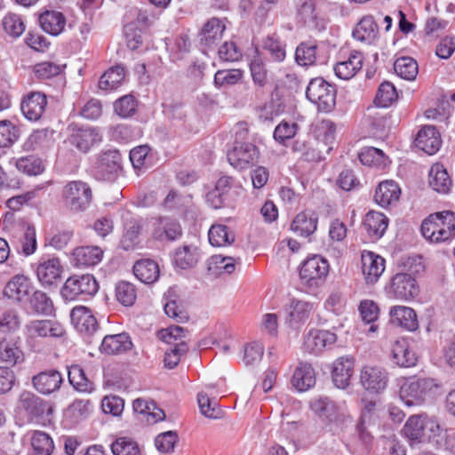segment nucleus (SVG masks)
Instances as JSON below:
<instances>
[{"mask_svg":"<svg viewBox=\"0 0 455 455\" xmlns=\"http://www.w3.org/2000/svg\"><path fill=\"white\" fill-rule=\"evenodd\" d=\"M422 235L431 243H443L455 237V213L451 211L435 212L426 218L420 227Z\"/></svg>","mask_w":455,"mask_h":455,"instance_id":"obj_1","label":"nucleus"},{"mask_svg":"<svg viewBox=\"0 0 455 455\" xmlns=\"http://www.w3.org/2000/svg\"><path fill=\"white\" fill-rule=\"evenodd\" d=\"M310 409L332 434L341 431L349 419L336 402L326 396L312 400Z\"/></svg>","mask_w":455,"mask_h":455,"instance_id":"obj_2","label":"nucleus"},{"mask_svg":"<svg viewBox=\"0 0 455 455\" xmlns=\"http://www.w3.org/2000/svg\"><path fill=\"white\" fill-rule=\"evenodd\" d=\"M248 130L242 129L235 133L233 148L228 152V160L235 169L246 170L258 163L259 151L251 142L244 141Z\"/></svg>","mask_w":455,"mask_h":455,"instance_id":"obj_3","label":"nucleus"},{"mask_svg":"<svg viewBox=\"0 0 455 455\" xmlns=\"http://www.w3.org/2000/svg\"><path fill=\"white\" fill-rule=\"evenodd\" d=\"M307 98L317 106L318 110L329 113L336 106L337 90L323 77L313 78L306 90Z\"/></svg>","mask_w":455,"mask_h":455,"instance_id":"obj_4","label":"nucleus"},{"mask_svg":"<svg viewBox=\"0 0 455 455\" xmlns=\"http://www.w3.org/2000/svg\"><path fill=\"white\" fill-rule=\"evenodd\" d=\"M61 196L67 209L73 212H80L85 211L91 204L92 191L86 182L74 180L64 186Z\"/></svg>","mask_w":455,"mask_h":455,"instance_id":"obj_5","label":"nucleus"},{"mask_svg":"<svg viewBox=\"0 0 455 455\" xmlns=\"http://www.w3.org/2000/svg\"><path fill=\"white\" fill-rule=\"evenodd\" d=\"M98 291L99 283L92 275H74L66 280L61 295L66 300L85 299L94 296Z\"/></svg>","mask_w":455,"mask_h":455,"instance_id":"obj_6","label":"nucleus"},{"mask_svg":"<svg viewBox=\"0 0 455 455\" xmlns=\"http://www.w3.org/2000/svg\"><path fill=\"white\" fill-rule=\"evenodd\" d=\"M330 265L327 259L320 255H313L302 263L299 269V277L309 288H318L326 280Z\"/></svg>","mask_w":455,"mask_h":455,"instance_id":"obj_7","label":"nucleus"},{"mask_svg":"<svg viewBox=\"0 0 455 455\" xmlns=\"http://www.w3.org/2000/svg\"><path fill=\"white\" fill-rule=\"evenodd\" d=\"M122 157L118 150L101 152L93 166V176L98 180L114 181L122 170Z\"/></svg>","mask_w":455,"mask_h":455,"instance_id":"obj_8","label":"nucleus"},{"mask_svg":"<svg viewBox=\"0 0 455 455\" xmlns=\"http://www.w3.org/2000/svg\"><path fill=\"white\" fill-rule=\"evenodd\" d=\"M18 403L19 408L25 412L30 421H40L53 411L51 403L28 390H23L20 394Z\"/></svg>","mask_w":455,"mask_h":455,"instance_id":"obj_9","label":"nucleus"},{"mask_svg":"<svg viewBox=\"0 0 455 455\" xmlns=\"http://www.w3.org/2000/svg\"><path fill=\"white\" fill-rule=\"evenodd\" d=\"M434 387L429 379H411L405 381L400 388V398L408 406L420 405Z\"/></svg>","mask_w":455,"mask_h":455,"instance_id":"obj_10","label":"nucleus"},{"mask_svg":"<svg viewBox=\"0 0 455 455\" xmlns=\"http://www.w3.org/2000/svg\"><path fill=\"white\" fill-rule=\"evenodd\" d=\"M68 130L70 131L68 142L82 153H87L102 140L100 130L95 127L71 124Z\"/></svg>","mask_w":455,"mask_h":455,"instance_id":"obj_11","label":"nucleus"},{"mask_svg":"<svg viewBox=\"0 0 455 455\" xmlns=\"http://www.w3.org/2000/svg\"><path fill=\"white\" fill-rule=\"evenodd\" d=\"M70 319L76 331L84 335L86 342L92 343L99 324L92 311L84 306L75 307L70 312Z\"/></svg>","mask_w":455,"mask_h":455,"instance_id":"obj_12","label":"nucleus"},{"mask_svg":"<svg viewBox=\"0 0 455 455\" xmlns=\"http://www.w3.org/2000/svg\"><path fill=\"white\" fill-rule=\"evenodd\" d=\"M337 335L327 330L311 329L304 336L303 349L308 353L319 354L331 348L336 342Z\"/></svg>","mask_w":455,"mask_h":455,"instance_id":"obj_13","label":"nucleus"},{"mask_svg":"<svg viewBox=\"0 0 455 455\" xmlns=\"http://www.w3.org/2000/svg\"><path fill=\"white\" fill-rule=\"evenodd\" d=\"M46 95L41 92H30L24 95L20 103L23 116L29 121H38L47 106Z\"/></svg>","mask_w":455,"mask_h":455,"instance_id":"obj_14","label":"nucleus"},{"mask_svg":"<svg viewBox=\"0 0 455 455\" xmlns=\"http://www.w3.org/2000/svg\"><path fill=\"white\" fill-rule=\"evenodd\" d=\"M390 289L395 298L408 300L419 294V286L411 274L397 273L391 280Z\"/></svg>","mask_w":455,"mask_h":455,"instance_id":"obj_15","label":"nucleus"},{"mask_svg":"<svg viewBox=\"0 0 455 455\" xmlns=\"http://www.w3.org/2000/svg\"><path fill=\"white\" fill-rule=\"evenodd\" d=\"M31 382L38 393L50 395L60 388L63 378L59 371L49 369L34 375Z\"/></svg>","mask_w":455,"mask_h":455,"instance_id":"obj_16","label":"nucleus"},{"mask_svg":"<svg viewBox=\"0 0 455 455\" xmlns=\"http://www.w3.org/2000/svg\"><path fill=\"white\" fill-rule=\"evenodd\" d=\"M441 145V134L435 126L424 125L418 132L415 146L427 155H435L440 149Z\"/></svg>","mask_w":455,"mask_h":455,"instance_id":"obj_17","label":"nucleus"},{"mask_svg":"<svg viewBox=\"0 0 455 455\" xmlns=\"http://www.w3.org/2000/svg\"><path fill=\"white\" fill-rule=\"evenodd\" d=\"M313 311V304L304 300L292 299L287 309L285 323L291 329H299L310 317Z\"/></svg>","mask_w":455,"mask_h":455,"instance_id":"obj_18","label":"nucleus"},{"mask_svg":"<svg viewBox=\"0 0 455 455\" xmlns=\"http://www.w3.org/2000/svg\"><path fill=\"white\" fill-rule=\"evenodd\" d=\"M182 228L180 224L172 219L162 217L153 221L152 236L156 240L173 241L180 237Z\"/></svg>","mask_w":455,"mask_h":455,"instance_id":"obj_19","label":"nucleus"},{"mask_svg":"<svg viewBox=\"0 0 455 455\" xmlns=\"http://www.w3.org/2000/svg\"><path fill=\"white\" fill-rule=\"evenodd\" d=\"M360 381L366 390L379 393L387 387L388 377L386 371L379 367L365 366L361 371Z\"/></svg>","mask_w":455,"mask_h":455,"instance_id":"obj_20","label":"nucleus"},{"mask_svg":"<svg viewBox=\"0 0 455 455\" xmlns=\"http://www.w3.org/2000/svg\"><path fill=\"white\" fill-rule=\"evenodd\" d=\"M225 29L224 23L219 18L208 20L198 34L200 45L205 49L212 48L221 40Z\"/></svg>","mask_w":455,"mask_h":455,"instance_id":"obj_21","label":"nucleus"},{"mask_svg":"<svg viewBox=\"0 0 455 455\" xmlns=\"http://www.w3.org/2000/svg\"><path fill=\"white\" fill-rule=\"evenodd\" d=\"M362 270L367 283H375L385 270V259L371 251L362 253Z\"/></svg>","mask_w":455,"mask_h":455,"instance_id":"obj_22","label":"nucleus"},{"mask_svg":"<svg viewBox=\"0 0 455 455\" xmlns=\"http://www.w3.org/2000/svg\"><path fill=\"white\" fill-rule=\"evenodd\" d=\"M354 359L352 357H339L333 362L331 379L334 385L339 388H346L350 384L354 374Z\"/></svg>","mask_w":455,"mask_h":455,"instance_id":"obj_23","label":"nucleus"},{"mask_svg":"<svg viewBox=\"0 0 455 455\" xmlns=\"http://www.w3.org/2000/svg\"><path fill=\"white\" fill-rule=\"evenodd\" d=\"M61 275V265L57 258H41L36 267L38 281L44 286L54 284Z\"/></svg>","mask_w":455,"mask_h":455,"instance_id":"obj_24","label":"nucleus"},{"mask_svg":"<svg viewBox=\"0 0 455 455\" xmlns=\"http://www.w3.org/2000/svg\"><path fill=\"white\" fill-rule=\"evenodd\" d=\"M31 290L29 279L23 275H16L6 283L3 294L8 299L21 302L28 299Z\"/></svg>","mask_w":455,"mask_h":455,"instance_id":"obj_25","label":"nucleus"},{"mask_svg":"<svg viewBox=\"0 0 455 455\" xmlns=\"http://www.w3.org/2000/svg\"><path fill=\"white\" fill-rule=\"evenodd\" d=\"M26 327L31 336L59 338L65 333L64 327L53 320H34Z\"/></svg>","mask_w":455,"mask_h":455,"instance_id":"obj_26","label":"nucleus"},{"mask_svg":"<svg viewBox=\"0 0 455 455\" xmlns=\"http://www.w3.org/2000/svg\"><path fill=\"white\" fill-rule=\"evenodd\" d=\"M132 343L130 336L125 333L106 335L100 343L101 353L108 355H118L125 353L132 348Z\"/></svg>","mask_w":455,"mask_h":455,"instance_id":"obj_27","label":"nucleus"},{"mask_svg":"<svg viewBox=\"0 0 455 455\" xmlns=\"http://www.w3.org/2000/svg\"><path fill=\"white\" fill-rule=\"evenodd\" d=\"M318 217L312 211L298 213L291 224V229L297 235L307 237L314 234L317 228Z\"/></svg>","mask_w":455,"mask_h":455,"instance_id":"obj_28","label":"nucleus"},{"mask_svg":"<svg viewBox=\"0 0 455 455\" xmlns=\"http://www.w3.org/2000/svg\"><path fill=\"white\" fill-rule=\"evenodd\" d=\"M38 21L44 32L52 36H58L65 28L66 17L59 11L46 10L39 15Z\"/></svg>","mask_w":455,"mask_h":455,"instance_id":"obj_29","label":"nucleus"},{"mask_svg":"<svg viewBox=\"0 0 455 455\" xmlns=\"http://www.w3.org/2000/svg\"><path fill=\"white\" fill-rule=\"evenodd\" d=\"M389 315L393 323L410 331H415L419 327L416 312L411 307L395 306L391 307Z\"/></svg>","mask_w":455,"mask_h":455,"instance_id":"obj_30","label":"nucleus"},{"mask_svg":"<svg viewBox=\"0 0 455 455\" xmlns=\"http://www.w3.org/2000/svg\"><path fill=\"white\" fill-rule=\"evenodd\" d=\"M391 357L394 363L400 367H411L417 363V355L405 339L396 340L392 346Z\"/></svg>","mask_w":455,"mask_h":455,"instance_id":"obj_31","label":"nucleus"},{"mask_svg":"<svg viewBox=\"0 0 455 455\" xmlns=\"http://www.w3.org/2000/svg\"><path fill=\"white\" fill-rule=\"evenodd\" d=\"M401 189L393 180L380 182L375 191V201L381 207H387L399 200Z\"/></svg>","mask_w":455,"mask_h":455,"instance_id":"obj_32","label":"nucleus"},{"mask_svg":"<svg viewBox=\"0 0 455 455\" xmlns=\"http://www.w3.org/2000/svg\"><path fill=\"white\" fill-rule=\"evenodd\" d=\"M363 55L359 52H353L346 60L339 61L334 66L335 75L343 80H349L362 68Z\"/></svg>","mask_w":455,"mask_h":455,"instance_id":"obj_33","label":"nucleus"},{"mask_svg":"<svg viewBox=\"0 0 455 455\" xmlns=\"http://www.w3.org/2000/svg\"><path fill=\"white\" fill-rule=\"evenodd\" d=\"M133 273L140 282L150 284L158 279L160 270L155 260L141 259L133 265Z\"/></svg>","mask_w":455,"mask_h":455,"instance_id":"obj_34","label":"nucleus"},{"mask_svg":"<svg viewBox=\"0 0 455 455\" xmlns=\"http://www.w3.org/2000/svg\"><path fill=\"white\" fill-rule=\"evenodd\" d=\"M77 267H92L98 265L103 257V251L99 246H81L73 252Z\"/></svg>","mask_w":455,"mask_h":455,"instance_id":"obj_35","label":"nucleus"},{"mask_svg":"<svg viewBox=\"0 0 455 455\" xmlns=\"http://www.w3.org/2000/svg\"><path fill=\"white\" fill-rule=\"evenodd\" d=\"M292 386L299 392L307 391L315 384V371L309 363H299L294 371Z\"/></svg>","mask_w":455,"mask_h":455,"instance_id":"obj_36","label":"nucleus"},{"mask_svg":"<svg viewBox=\"0 0 455 455\" xmlns=\"http://www.w3.org/2000/svg\"><path fill=\"white\" fill-rule=\"evenodd\" d=\"M320 59L318 45L315 41L301 42L295 51V60L299 66L315 65Z\"/></svg>","mask_w":455,"mask_h":455,"instance_id":"obj_37","label":"nucleus"},{"mask_svg":"<svg viewBox=\"0 0 455 455\" xmlns=\"http://www.w3.org/2000/svg\"><path fill=\"white\" fill-rule=\"evenodd\" d=\"M427 414L411 415L403 427V435L411 442H420L426 429Z\"/></svg>","mask_w":455,"mask_h":455,"instance_id":"obj_38","label":"nucleus"},{"mask_svg":"<svg viewBox=\"0 0 455 455\" xmlns=\"http://www.w3.org/2000/svg\"><path fill=\"white\" fill-rule=\"evenodd\" d=\"M379 27L372 16L362 18L353 30V37L358 41L371 44L377 37Z\"/></svg>","mask_w":455,"mask_h":455,"instance_id":"obj_39","label":"nucleus"},{"mask_svg":"<svg viewBox=\"0 0 455 455\" xmlns=\"http://www.w3.org/2000/svg\"><path fill=\"white\" fill-rule=\"evenodd\" d=\"M429 186L436 192L447 194L451 187V180L442 164L432 165L428 174Z\"/></svg>","mask_w":455,"mask_h":455,"instance_id":"obj_40","label":"nucleus"},{"mask_svg":"<svg viewBox=\"0 0 455 455\" xmlns=\"http://www.w3.org/2000/svg\"><path fill=\"white\" fill-rule=\"evenodd\" d=\"M140 220L134 218L127 220L120 240V247L124 251L133 250L140 243Z\"/></svg>","mask_w":455,"mask_h":455,"instance_id":"obj_41","label":"nucleus"},{"mask_svg":"<svg viewBox=\"0 0 455 455\" xmlns=\"http://www.w3.org/2000/svg\"><path fill=\"white\" fill-rule=\"evenodd\" d=\"M200 258L198 247L195 245H183L179 247L174 254L175 265L181 269L194 267Z\"/></svg>","mask_w":455,"mask_h":455,"instance_id":"obj_42","label":"nucleus"},{"mask_svg":"<svg viewBox=\"0 0 455 455\" xmlns=\"http://www.w3.org/2000/svg\"><path fill=\"white\" fill-rule=\"evenodd\" d=\"M22 350L12 340H0V361L9 368L24 361Z\"/></svg>","mask_w":455,"mask_h":455,"instance_id":"obj_43","label":"nucleus"},{"mask_svg":"<svg viewBox=\"0 0 455 455\" xmlns=\"http://www.w3.org/2000/svg\"><path fill=\"white\" fill-rule=\"evenodd\" d=\"M235 263L236 259L233 257L212 255L207 260V271L209 275L216 276L221 274H232L235 269Z\"/></svg>","mask_w":455,"mask_h":455,"instance_id":"obj_44","label":"nucleus"},{"mask_svg":"<svg viewBox=\"0 0 455 455\" xmlns=\"http://www.w3.org/2000/svg\"><path fill=\"white\" fill-rule=\"evenodd\" d=\"M362 403L363 406L359 419L360 427H363V425L377 423V421L385 412L384 408L379 401L363 399Z\"/></svg>","mask_w":455,"mask_h":455,"instance_id":"obj_45","label":"nucleus"},{"mask_svg":"<svg viewBox=\"0 0 455 455\" xmlns=\"http://www.w3.org/2000/svg\"><path fill=\"white\" fill-rule=\"evenodd\" d=\"M125 68L122 64H117L108 68L99 80V88L103 91H111L116 89L125 76Z\"/></svg>","mask_w":455,"mask_h":455,"instance_id":"obj_46","label":"nucleus"},{"mask_svg":"<svg viewBox=\"0 0 455 455\" xmlns=\"http://www.w3.org/2000/svg\"><path fill=\"white\" fill-rule=\"evenodd\" d=\"M70 385L79 392L91 393L94 390V384L87 378L84 369L77 364L71 365L68 371Z\"/></svg>","mask_w":455,"mask_h":455,"instance_id":"obj_47","label":"nucleus"},{"mask_svg":"<svg viewBox=\"0 0 455 455\" xmlns=\"http://www.w3.org/2000/svg\"><path fill=\"white\" fill-rule=\"evenodd\" d=\"M209 242L212 246L220 247L233 243L235 233L226 225H212L208 233Z\"/></svg>","mask_w":455,"mask_h":455,"instance_id":"obj_48","label":"nucleus"},{"mask_svg":"<svg viewBox=\"0 0 455 455\" xmlns=\"http://www.w3.org/2000/svg\"><path fill=\"white\" fill-rule=\"evenodd\" d=\"M363 225L371 236L380 238L387 228L388 220L382 213L370 212L366 214Z\"/></svg>","mask_w":455,"mask_h":455,"instance_id":"obj_49","label":"nucleus"},{"mask_svg":"<svg viewBox=\"0 0 455 455\" xmlns=\"http://www.w3.org/2000/svg\"><path fill=\"white\" fill-rule=\"evenodd\" d=\"M394 69L397 76L408 81L415 80L419 73L417 61L408 56L397 58L394 63Z\"/></svg>","mask_w":455,"mask_h":455,"instance_id":"obj_50","label":"nucleus"},{"mask_svg":"<svg viewBox=\"0 0 455 455\" xmlns=\"http://www.w3.org/2000/svg\"><path fill=\"white\" fill-rule=\"evenodd\" d=\"M32 311L38 315H51L54 307L51 298L42 291H35L28 299Z\"/></svg>","mask_w":455,"mask_h":455,"instance_id":"obj_51","label":"nucleus"},{"mask_svg":"<svg viewBox=\"0 0 455 455\" xmlns=\"http://www.w3.org/2000/svg\"><path fill=\"white\" fill-rule=\"evenodd\" d=\"M33 453L31 455H52L54 443L52 437L44 431H34L31 437Z\"/></svg>","mask_w":455,"mask_h":455,"instance_id":"obj_52","label":"nucleus"},{"mask_svg":"<svg viewBox=\"0 0 455 455\" xmlns=\"http://www.w3.org/2000/svg\"><path fill=\"white\" fill-rule=\"evenodd\" d=\"M163 114L174 125H182L187 120V111L180 102L165 101L162 103Z\"/></svg>","mask_w":455,"mask_h":455,"instance_id":"obj_53","label":"nucleus"},{"mask_svg":"<svg viewBox=\"0 0 455 455\" xmlns=\"http://www.w3.org/2000/svg\"><path fill=\"white\" fill-rule=\"evenodd\" d=\"M138 100L132 94L124 95L114 102V112L122 118H128L137 112Z\"/></svg>","mask_w":455,"mask_h":455,"instance_id":"obj_54","label":"nucleus"},{"mask_svg":"<svg viewBox=\"0 0 455 455\" xmlns=\"http://www.w3.org/2000/svg\"><path fill=\"white\" fill-rule=\"evenodd\" d=\"M2 26L5 33L13 38L20 36L26 28L22 17L13 12H8L3 18Z\"/></svg>","mask_w":455,"mask_h":455,"instance_id":"obj_55","label":"nucleus"},{"mask_svg":"<svg viewBox=\"0 0 455 455\" xmlns=\"http://www.w3.org/2000/svg\"><path fill=\"white\" fill-rule=\"evenodd\" d=\"M263 49L267 51L273 61L281 62L286 57L283 44L275 35H268L263 41Z\"/></svg>","mask_w":455,"mask_h":455,"instance_id":"obj_56","label":"nucleus"},{"mask_svg":"<svg viewBox=\"0 0 455 455\" xmlns=\"http://www.w3.org/2000/svg\"><path fill=\"white\" fill-rule=\"evenodd\" d=\"M17 169L28 175H38L44 171L43 161L34 155L20 157L16 160Z\"/></svg>","mask_w":455,"mask_h":455,"instance_id":"obj_57","label":"nucleus"},{"mask_svg":"<svg viewBox=\"0 0 455 455\" xmlns=\"http://www.w3.org/2000/svg\"><path fill=\"white\" fill-rule=\"evenodd\" d=\"M397 92L394 84L390 82H383L379 86L374 103L378 107L387 108L397 99Z\"/></svg>","mask_w":455,"mask_h":455,"instance_id":"obj_58","label":"nucleus"},{"mask_svg":"<svg viewBox=\"0 0 455 455\" xmlns=\"http://www.w3.org/2000/svg\"><path fill=\"white\" fill-rule=\"evenodd\" d=\"M116 299L124 307L132 306L137 299L135 285L127 281H120L116 285Z\"/></svg>","mask_w":455,"mask_h":455,"instance_id":"obj_59","label":"nucleus"},{"mask_svg":"<svg viewBox=\"0 0 455 455\" xmlns=\"http://www.w3.org/2000/svg\"><path fill=\"white\" fill-rule=\"evenodd\" d=\"M188 351V346L184 340H180L173 345H169L164 354V366L169 369L176 367L183 355Z\"/></svg>","mask_w":455,"mask_h":455,"instance_id":"obj_60","label":"nucleus"},{"mask_svg":"<svg viewBox=\"0 0 455 455\" xmlns=\"http://www.w3.org/2000/svg\"><path fill=\"white\" fill-rule=\"evenodd\" d=\"M426 429L428 431L429 442L438 449L446 434L449 433V429L444 428L441 426L439 420L435 417L427 416L426 421Z\"/></svg>","mask_w":455,"mask_h":455,"instance_id":"obj_61","label":"nucleus"},{"mask_svg":"<svg viewBox=\"0 0 455 455\" xmlns=\"http://www.w3.org/2000/svg\"><path fill=\"white\" fill-rule=\"evenodd\" d=\"M359 160L363 165L381 167L386 165L387 158L382 150L376 148H366L359 153Z\"/></svg>","mask_w":455,"mask_h":455,"instance_id":"obj_62","label":"nucleus"},{"mask_svg":"<svg viewBox=\"0 0 455 455\" xmlns=\"http://www.w3.org/2000/svg\"><path fill=\"white\" fill-rule=\"evenodd\" d=\"M114 455H140L138 443L130 437H118L112 444Z\"/></svg>","mask_w":455,"mask_h":455,"instance_id":"obj_63","label":"nucleus"},{"mask_svg":"<svg viewBox=\"0 0 455 455\" xmlns=\"http://www.w3.org/2000/svg\"><path fill=\"white\" fill-rule=\"evenodd\" d=\"M197 402L200 411L203 415L210 419H219L222 415V411L218 406L215 400L209 398L204 393L197 395Z\"/></svg>","mask_w":455,"mask_h":455,"instance_id":"obj_64","label":"nucleus"}]
</instances>
